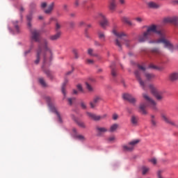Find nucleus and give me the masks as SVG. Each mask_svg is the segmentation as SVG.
Wrapping results in <instances>:
<instances>
[{
  "instance_id": "a18cd8bd",
  "label": "nucleus",
  "mask_w": 178,
  "mask_h": 178,
  "mask_svg": "<svg viewBox=\"0 0 178 178\" xmlns=\"http://www.w3.org/2000/svg\"><path fill=\"white\" fill-rule=\"evenodd\" d=\"M149 162H151L152 163H153V165H156V159L153 158L149 160Z\"/></svg>"
},
{
  "instance_id": "bb28decb",
  "label": "nucleus",
  "mask_w": 178,
  "mask_h": 178,
  "mask_svg": "<svg viewBox=\"0 0 178 178\" xmlns=\"http://www.w3.org/2000/svg\"><path fill=\"white\" fill-rule=\"evenodd\" d=\"M119 129L118 124H113L110 127L109 131L110 133H115Z\"/></svg>"
},
{
  "instance_id": "0e129e2a",
  "label": "nucleus",
  "mask_w": 178,
  "mask_h": 178,
  "mask_svg": "<svg viewBox=\"0 0 178 178\" xmlns=\"http://www.w3.org/2000/svg\"><path fill=\"white\" fill-rule=\"evenodd\" d=\"M73 94L77 95V94H79V92L76 90H73Z\"/></svg>"
},
{
  "instance_id": "de8ad7c7",
  "label": "nucleus",
  "mask_w": 178,
  "mask_h": 178,
  "mask_svg": "<svg viewBox=\"0 0 178 178\" xmlns=\"http://www.w3.org/2000/svg\"><path fill=\"white\" fill-rule=\"evenodd\" d=\"M86 63L88 65H93L94 60L91 59H86Z\"/></svg>"
},
{
  "instance_id": "e2e57ef3",
  "label": "nucleus",
  "mask_w": 178,
  "mask_h": 178,
  "mask_svg": "<svg viewBox=\"0 0 178 178\" xmlns=\"http://www.w3.org/2000/svg\"><path fill=\"white\" fill-rule=\"evenodd\" d=\"M74 25H75L74 22H70V27H74Z\"/></svg>"
},
{
  "instance_id": "cd10ccee",
  "label": "nucleus",
  "mask_w": 178,
  "mask_h": 178,
  "mask_svg": "<svg viewBox=\"0 0 178 178\" xmlns=\"http://www.w3.org/2000/svg\"><path fill=\"white\" fill-rule=\"evenodd\" d=\"M121 20L125 24H128V26H133V23H131V21L127 17H122Z\"/></svg>"
},
{
  "instance_id": "dca6fc26",
  "label": "nucleus",
  "mask_w": 178,
  "mask_h": 178,
  "mask_svg": "<svg viewBox=\"0 0 178 178\" xmlns=\"http://www.w3.org/2000/svg\"><path fill=\"white\" fill-rule=\"evenodd\" d=\"M147 103L142 102L139 106V112L142 115H148V111H147Z\"/></svg>"
},
{
  "instance_id": "aec40b11",
  "label": "nucleus",
  "mask_w": 178,
  "mask_h": 178,
  "mask_svg": "<svg viewBox=\"0 0 178 178\" xmlns=\"http://www.w3.org/2000/svg\"><path fill=\"white\" fill-rule=\"evenodd\" d=\"M55 8V2H51L47 7V9L44 10V13L46 15H51L52 13V10Z\"/></svg>"
},
{
  "instance_id": "774afa93",
  "label": "nucleus",
  "mask_w": 178,
  "mask_h": 178,
  "mask_svg": "<svg viewBox=\"0 0 178 178\" xmlns=\"http://www.w3.org/2000/svg\"><path fill=\"white\" fill-rule=\"evenodd\" d=\"M24 10V8L23 6L20 7V12H23Z\"/></svg>"
},
{
  "instance_id": "f03ea898",
  "label": "nucleus",
  "mask_w": 178,
  "mask_h": 178,
  "mask_svg": "<svg viewBox=\"0 0 178 178\" xmlns=\"http://www.w3.org/2000/svg\"><path fill=\"white\" fill-rule=\"evenodd\" d=\"M113 33L115 36L117 37V39L115 40V45H117V47H118L120 49H122V43H120V41H122V44L125 45L127 48H131V47H133V43L131 42V40L126 38L129 37L127 34L123 32L119 33L116 31V30H113Z\"/></svg>"
},
{
  "instance_id": "473e14b6",
  "label": "nucleus",
  "mask_w": 178,
  "mask_h": 178,
  "mask_svg": "<svg viewBox=\"0 0 178 178\" xmlns=\"http://www.w3.org/2000/svg\"><path fill=\"white\" fill-rule=\"evenodd\" d=\"M17 23H19V22H17V21H15L13 22L14 28H15L16 33H20V26H19Z\"/></svg>"
},
{
  "instance_id": "3c124183",
  "label": "nucleus",
  "mask_w": 178,
  "mask_h": 178,
  "mask_svg": "<svg viewBox=\"0 0 178 178\" xmlns=\"http://www.w3.org/2000/svg\"><path fill=\"white\" fill-rule=\"evenodd\" d=\"M138 67L140 70H142L143 72H145V68L143 65H138Z\"/></svg>"
},
{
  "instance_id": "a211bd4d",
  "label": "nucleus",
  "mask_w": 178,
  "mask_h": 178,
  "mask_svg": "<svg viewBox=\"0 0 178 178\" xmlns=\"http://www.w3.org/2000/svg\"><path fill=\"white\" fill-rule=\"evenodd\" d=\"M95 129H96V131L97 133V136L99 137H101V136H102L105 133H107V131H108V129H106V127L97 126L95 127Z\"/></svg>"
},
{
  "instance_id": "e433bc0d",
  "label": "nucleus",
  "mask_w": 178,
  "mask_h": 178,
  "mask_svg": "<svg viewBox=\"0 0 178 178\" xmlns=\"http://www.w3.org/2000/svg\"><path fill=\"white\" fill-rule=\"evenodd\" d=\"M76 138H77V140H79L80 141H86V137L83 135H76Z\"/></svg>"
},
{
  "instance_id": "7c9ffc66",
  "label": "nucleus",
  "mask_w": 178,
  "mask_h": 178,
  "mask_svg": "<svg viewBox=\"0 0 178 178\" xmlns=\"http://www.w3.org/2000/svg\"><path fill=\"white\" fill-rule=\"evenodd\" d=\"M106 140L107 141V143H115V141H116V136H115L113 135L111 136L108 138H107L106 139Z\"/></svg>"
},
{
  "instance_id": "a878e982",
  "label": "nucleus",
  "mask_w": 178,
  "mask_h": 178,
  "mask_svg": "<svg viewBox=\"0 0 178 178\" xmlns=\"http://www.w3.org/2000/svg\"><path fill=\"white\" fill-rule=\"evenodd\" d=\"M145 77L146 79H147L149 81H151V80H154L155 79V74L149 72H145Z\"/></svg>"
},
{
  "instance_id": "f8f14e48",
  "label": "nucleus",
  "mask_w": 178,
  "mask_h": 178,
  "mask_svg": "<svg viewBox=\"0 0 178 178\" xmlns=\"http://www.w3.org/2000/svg\"><path fill=\"white\" fill-rule=\"evenodd\" d=\"M146 5L148 9H154V10L161 9V4L155 1H148L146 3Z\"/></svg>"
},
{
  "instance_id": "6e6552de",
  "label": "nucleus",
  "mask_w": 178,
  "mask_h": 178,
  "mask_svg": "<svg viewBox=\"0 0 178 178\" xmlns=\"http://www.w3.org/2000/svg\"><path fill=\"white\" fill-rule=\"evenodd\" d=\"M149 88L152 94L154 95V97H155L157 101H162V99H163V95L161 93V92H159L152 85H149Z\"/></svg>"
},
{
  "instance_id": "a19ab883",
  "label": "nucleus",
  "mask_w": 178,
  "mask_h": 178,
  "mask_svg": "<svg viewBox=\"0 0 178 178\" xmlns=\"http://www.w3.org/2000/svg\"><path fill=\"white\" fill-rule=\"evenodd\" d=\"M76 101V98L72 97V98H68V104L69 105H73V102Z\"/></svg>"
},
{
  "instance_id": "20e7f679",
  "label": "nucleus",
  "mask_w": 178,
  "mask_h": 178,
  "mask_svg": "<svg viewBox=\"0 0 178 178\" xmlns=\"http://www.w3.org/2000/svg\"><path fill=\"white\" fill-rule=\"evenodd\" d=\"M26 20L28 22L27 26L30 29L31 32V41L33 42H40L41 32L39 30L35 29H31V20H33V13L30 12V13L26 16Z\"/></svg>"
},
{
  "instance_id": "7ed1b4c3",
  "label": "nucleus",
  "mask_w": 178,
  "mask_h": 178,
  "mask_svg": "<svg viewBox=\"0 0 178 178\" xmlns=\"http://www.w3.org/2000/svg\"><path fill=\"white\" fill-rule=\"evenodd\" d=\"M38 42H39V44L36 54V59L34 61L35 65H38L40 63V59L41 58V54H42V49H44V51L46 52H49L50 55H52V50H51V48L48 47L49 44L48 40L44 38L41 40L40 39Z\"/></svg>"
},
{
  "instance_id": "8fccbe9b",
  "label": "nucleus",
  "mask_w": 178,
  "mask_h": 178,
  "mask_svg": "<svg viewBox=\"0 0 178 178\" xmlns=\"http://www.w3.org/2000/svg\"><path fill=\"white\" fill-rule=\"evenodd\" d=\"M95 47H102V44H101V42H99L97 40L95 41Z\"/></svg>"
},
{
  "instance_id": "338daca9",
  "label": "nucleus",
  "mask_w": 178,
  "mask_h": 178,
  "mask_svg": "<svg viewBox=\"0 0 178 178\" xmlns=\"http://www.w3.org/2000/svg\"><path fill=\"white\" fill-rule=\"evenodd\" d=\"M122 84L124 86V87H126V83H124V80L121 81Z\"/></svg>"
},
{
  "instance_id": "680f3d73",
  "label": "nucleus",
  "mask_w": 178,
  "mask_h": 178,
  "mask_svg": "<svg viewBox=\"0 0 178 178\" xmlns=\"http://www.w3.org/2000/svg\"><path fill=\"white\" fill-rule=\"evenodd\" d=\"M120 3L121 5H124V3H126V0H120Z\"/></svg>"
},
{
  "instance_id": "bf43d9fd",
  "label": "nucleus",
  "mask_w": 178,
  "mask_h": 178,
  "mask_svg": "<svg viewBox=\"0 0 178 178\" xmlns=\"http://www.w3.org/2000/svg\"><path fill=\"white\" fill-rule=\"evenodd\" d=\"M79 5H80V2L79 1V0H75L74 6L77 7L79 6Z\"/></svg>"
},
{
  "instance_id": "6e6d98bb",
  "label": "nucleus",
  "mask_w": 178,
  "mask_h": 178,
  "mask_svg": "<svg viewBox=\"0 0 178 178\" xmlns=\"http://www.w3.org/2000/svg\"><path fill=\"white\" fill-rule=\"evenodd\" d=\"M136 22H138V23H141L143 22V18H141V17H136Z\"/></svg>"
},
{
  "instance_id": "f704fd0d",
  "label": "nucleus",
  "mask_w": 178,
  "mask_h": 178,
  "mask_svg": "<svg viewBox=\"0 0 178 178\" xmlns=\"http://www.w3.org/2000/svg\"><path fill=\"white\" fill-rule=\"evenodd\" d=\"M88 54L90 55V56H95L96 58L98 57V54L94 53V49H88Z\"/></svg>"
},
{
  "instance_id": "f3484780",
  "label": "nucleus",
  "mask_w": 178,
  "mask_h": 178,
  "mask_svg": "<svg viewBox=\"0 0 178 178\" xmlns=\"http://www.w3.org/2000/svg\"><path fill=\"white\" fill-rule=\"evenodd\" d=\"M101 96H95L92 102H90V106L92 109H94L97 106V104L101 101Z\"/></svg>"
},
{
  "instance_id": "f257e3e1",
  "label": "nucleus",
  "mask_w": 178,
  "mask_h": 178,
  "mask_svg": "<svg viewBox=\"0 0 178 178\" xmlns=\"http://www.w3.org/2000/svg\"><path fill=\"white\" fill-rule=\"evenodd\" d=\"M154 33L161 37L155 42L156 44H163L164 48H167L170 52L178 51V44L173 45L170 41L165 38V32L162 30H158L155 24L146 26V31L138 35V41L139 42H145L149 40Z\"/></svg>"
},
{
  "instance_id": "49530a36",
  "label": "nucleus",
  "mask_w": 178,
  "mask_h": 178,
  "mask_svg": "<svg viewBox=\"0 0 178 178\" xmlns=\"http://www.w3.org/2000/svg\"><path fill=\"white\" fill-rule=\"evenodd\" d=\"M31 12L33 13V9H35V3H32L30 5Z\"/></svg>"
},
{
  "instance_id": "13d9d810",
  "label": "nucleus",
  "mask_w": 178,
  "mask_h": 178,
  "mask_svg": "<svg viewBox=\"0 0 178 178\" xmlns=\"http://www.w3.org/2000/svg\"><path fill=\"white\" fill-rule=\"evenodd\" d=\"M172 5H178V0H172Z\"/></svg>"
},
{
  "instance_id": "603ef678",
  "label": "nucleus",
  "mask_w": 178,
  "mask_h": 178,
  "mask_svg": "<svg viewBox=\"0 0 178 178\" xmlns=\"http://www.w3.org/2000/svg\"><path fill=\"white\" fill-rule=\"evenodd\" d=\"M63 10H65V12H67V10H69V8L67 6V4H64L63 6Z\"/></svg>"
},
{
  "instance_id": "79ce46f5",
  "label": "nucleus",
  "mask_w": 178,
  "mask_h": 178,
  "mask_svg": "<svg viewBox=\"0 0 178 178\" xmlns=\"http://www.w3.org/2000/svg\"><path fill=\"white\" fill-rule=\"evenodd\" d=\"M34 48V45L33 44V43H31V46H30V49L26 50L24 54L25 55H28V54H30V52L31 51L32 49Z\"/></svg>"
},
{
  "instance_id": "58836bf2",
  "label": "nucleus",
  "mask_w": 178,
  "mask_h": 178,
  "mask_svg": "<svg viewBox=\"0 0 178 178\" xmlns=\"http://www.w3.org/2000/svg\"><path fill=\"white\" fill-rule=\"evenodd\" d=\"M72 52L74 54V56L75 59H79V51H77V49H74L72 50Z\"/></svg>"
},
{
  "instance_id": "5fc2aeb1",
  "label": "nucleus",
  "mask_w": 178,
  "mask_h": 178,
  "mask_svg": "<svg viewBox=\"0 0 178 178\" xmlns=\"http://www.w3.org/2000/svg\"><path fill=\"white\" fill-rule=\"evenodd\" d=\"M118 118H119V115H118V114H113V120H118Z\"/></svg>"
},
{
  "instance_id": "6ab92c4d",
  "label": "nucleus",
  "mask_w": 178,
  "mask_h": 178,
  "mask_svg": "<svg viewBox=\"0 0 178 178\" xmlns=\"http://www.w3.org/2000/svg\"><path fill=\"white\" fill-rule=\"evenodd\" d=\"M116 7H117L116 0H111L109 2V5H108L109 10L113 13L115 12V10H116Z\"/></svg>"
},
{
  "instance_id": "ea45409f",
  "label": "nucleus",
  "mask_w": 178,
  "mask_h": 178,
  "mask_svg": "<svg viewBox=\"0 0 178 178\" xmlns=\"http://www.w3.org/2000/svg\"><path fill=\"white\" fill-rule=\"evenodd\" d=\"M61 27H62V26L60 25V24H59L58 22L56 23L55 30H56V31H57V33H58V31H60V30Z\"/></svg>"
},
{
  "instance_id": "052dcab7",
  "label": "nucleus",
  "mask_w": 178,
  "mask_h": 178,
  "mask_svg": "<svg viewBox=\"0 0 178 178\" xmlns=\"http://www.w3.org/2000/svg\"><path fill=\"white\" fill-rule=\"evenodd\" d=\"M41 8H47V3L46 2H43L41 3Z\"/></svg>"
},
{
  "instance_id": "c85d7f7f",
  "label": "nucleus",
  "mask_w": 178,
  "mask_h": 178,
  "mask_svg": "<svg viewBox=\"0 0 178 178\" xmlns=\"http://www.w3.org/2000/svg\"><path fill=\"white\" fill-rule=\"evenodd\" d=\"M113 66H115V63H112V64L110 65V67L111 69V76H113V77H116V76H118V74L116 73V70H115V67H113Z\"/></svg>"
},
{
  "instance_id": "2f4dec72",
  "label": "nucleus",
  "mask_w": 178,
  "mask_h": 178,
  "mask_svg": "<svg viewBox=\"0 0 178 178\" xmlns=\"http://www.w3.org/2000/svg\"><path fill=\"white\" fill-rule=\"evenodd\" d=\"M66 84H67V79H65L64 83H63L61 91L63 94L64 97H66V90H65V87H66Z\"/></svg>"
},
{
  "instance_id": "423d86ee",
  "label": "nucleus",
  "mask_w": 178,
  "mask_h": 178,
  "mask_svg": "<svg viewBox=\"0 0 178 178\" xmlns=\"http://www.w3.org/2000/svg\"><path fill=\"white\" fill-rule=\"evenodd\" d=\"M143 97L147 102L152 111H154L155 112L158 111V106H156V101L152 99V98L149 97V96L147 93H143Z\"/></svg>"
},
{
  "instance_id": "412c9836",
  "label": "nucleus",
  "mask_w": 178,
  "mask_h": 178,
  "mask_svg": "<svg viewBox=\"0 0 178 178\" xmlns=\"http://www.w3.org/2000/svg\"><path fill=\"white\" fill-rule=\"evenodd\" d=\"M71 118L72 120H74V122H76V124H78L79 127H81V129H86V124L83 122L78 121L74 115H71Z\"/></svg>"
},
{
  "instance_id": "4c0bfd02",
  "label": "nucleus",
  "mask_w": 178,
  "mask_h": 178,
  "mask_svg": "<svg viewBox=\"0 0 178 178\" xmlns=\"http://www.w3.org/2000/svg\"><path fill=\"white\" fill-rule=\"evenodd\" d=\"M45 74H47V77H49L50 79H52V73L49 70H43Z\"/></svg>"
},
{
  "instance_id": "c03bdc74",
  "label": "nucleus",
  "mask_w": 178,
  "mask_h": 178,
  "mask_svg": "<svg viewBox=\"0 0 178 178\" xmlns=\"http://www.w3.org/2000/svg\"><path fill=\"white\" fill-rule=\"evenodd\" d=\"M76 88H77V90H79L81 92H83V86H81V84H78V85L76 86Z\"/></svg>"
},
{
  "instance_id": "9b49d317",
  "label": "nucleus",
  "mask_w": 178,
  "mask_h": 178,
  "mask_svg": "<svg viewBox=\"0 0 178 178\" xmlns=\"http://www.w3.org/2000/svg\"><path fill=\"white\" fill-rule=\"evenodd\" d=\"M135 76L137 79L140 87L143 88V90H145V83L141 79V72H140V70L135 71Z\"/></svg>"
},
{
  "instance_id": "ddd939ff",
  "label": "nucleus",
  "mask_w": 178,
  "mask_h": 178,
  "mask_svg": "<svg viewBox=\"0 0 178 178\" xmlns=\"http://www.w3.org/2000/svg\"><path fill=\"white\" fill-rule=\"evenodd\" d=\"M164 23H171L175 26L178 25V17H165L163 19Z\"/></svg>"
},
{
  "instance_id": "393cba45",
  "label": "nucleus",
  "mask_w": 178,
  "mask_h": 178,
  "mask_svg": "<svg viewBox=\"0 0 178 178\" xmlns=\"http://www.w3.org/2000/svg\"><path fill=\"white\" fill-rule=\"evenodd\" d=\"M169 79L171 81H177V80H178V72L171 73L169 76Z\"/></svg>"
},
{
  "instance_id": "4468645a",
  "label": "nucleus",
  "mask_w": 178,
  "mask_h": 178,
  "mask_svg": "<svg viewBox=\"0 0 178 178\" xmlns=\"http://www.w3.org/2000/svg\"><path fill=\"white\" fill-rule=\"evenodd\" d=\"M161 118L163 122H165V123H167L168 124H171V126H175V122L172 121L169 117L165 113H161Z\"/></svg>"
},
{
  "instance_id": "0eeeda50",
  "label": "nucleus",
  "mask_w": 178,
  "mask_h": 178,
  "mask_svg": "<svg viewBox=\"0 0 178 178\" xmlns=\"http://www.w3.org/2000/svg\"><path fill=\"white\" fill-rule=\"evenodd\" d=\"M138 143H140V140L138 139L130 141L128 145H124L122 146L123 151H125L126 152H131Z\"/></svg>"
},
{
  "instance_id": "39448f33",
  "label": "nucleus",
  "mask_w": 178,
  "mask_h": 178,
  "mask_svg": "<svg viewBox=\"0 0 178 178\" xmlns=\"http://www.w3.org/2000/svg\"><path fill=\"white\" fill-rule=\"evenodd\" d=\"M45 100L47 102V105L50 111H52L54 113H56V116L58 118V121L60 122V123H62V118H60V113H58L56 107H55V104L52 103V99H51V97H46Z\"/></svg>"
},
{
  "instance_id": "2eb2a0df",
  "label": "nucleus",
  "mask_w": 178,
  "mask_h": 178,
  "mask_svg": "<svg viewBox=\"0 0 178 178\" xmlns=\"http://www.w3.org/2000/svg\"><path fill=\"white\" fill-rule=\"evenodd\" d=\"M122 97L126 101H129V102H130L131 104H135L136 102H137V99L133 96H131V95L130 94H127V93L124 94Z\"/></svg>"
},
{
  "instance_id": "864d4df0",
  "label": "nucleus",
  "mask_w": 178,
  "mask_h": 178,
  "mask_svg": "<svg viewBox=\"0 0 178 178\" xmlns=\"http://www.w3.org/2000/svg\"><path fill=\"white\" fill-rule=\"evenodd\" d=\"M151 123H152V126H156V121L155 120V119H152Z\"/></svg>"
},
{
  "instance_id": "4d7b16f0",
  "label": "nucleus",
  "mask_w": 178,
  "mask_h": 178,
  "mask_svg": "<svg viewBox=\"0 0 178 178\" xmlns=\"http://www.w3.org/2000/svg\"><path fill=\"white\" fill-rule=\"evenodd\" d=\"M74 69L72 68V70L71 71H69L66 73V76H69L70 74H72L74 72Z\"/></svg>"
},
{
  "instance_id": "37998d69",
  "label": "nucleus",
  "mask_w": 178,
  "mask_h": 178,
  "mask_svg": "<svg viewBox=\"0 0 178 178\" xmlns=\"http://www.w3.org/2000/svg\"><path fill=\"white\" fill-rule=\"evenodd\" d=\"M86 88L88 90V91H92V86L90 85L88 83L86 82Z\"/></svg>"
},
{
  "instance_id": "72a5a7b5",
  "label": "nucleus",
  "mask_w": 178,
  "mask_h": 178,
  "mask_svg": "<svg viewBox=\"0 0 178 178\" xmlns=\"http://www.w3.org/2000/svg\"><path fill=\"white\" fill-rule=\"evenodd\" d=\"M38 81L42 87H47V82H45L44 78L40 77L39 78Z\"/></svg>"
},
{
  "instance_id": "69168bd1",
  "label": "nucleus",
  "mask_w": 178,
  "mask_h": 178,
  "mask_svg": "<svg viewBox=\"0 0 178 178\" xmlns=\"http://www.w3.org/2000/svg\"><path fill=\"white\" fill-rule=\"evenodd\" d=\"M70 17H76V14H74V13H71V14L70 15Z\"/></svg>"
},
{
  "instance_id": "c756f323",
  "label": "nucleus",
  "mask_w": 178,
  "mask_h": 178,
  "mask_svg": "<svg viewBox=\"0 0 178 178\" xmlns=\"http://www.w3.org/2000/svg\"><path fill=\"white\" fill-rule=\"evenodd\" d=\"M152 54H155L156 55H161V50L158 47H154L150 49Z\"/></svg>"
},
{
  "instance_id": "09e8293b",
  "label": "nucleus",
  "mask_w": 178,
  "mask_h": 178,
  "mask_svg": "<svg viewBox=\"0 0 178 178\" xmlns=\"http://www.w3.org/2000/svg\"><path fill=\"white\" fill-rule=\"evenodd\" d=\"M81 106L82 109H87V105L83 102H81Z\"/></svg>"
},
{
  "instance_id": "c9c22d12",
  "label": "nucleus",
  "mask_w": 178,
  "mask_h": 178,
  "mask_svg": "<svg viewBox=\"0 0 178 178\" xmlns=\"http://www.w3.org/2000/svg\"><path fill=\"white\" fill-rule=\"evenodd\" d=\"M98 37L99 40H102V41H105V33H104L103 32H98Z\"/></svg>"
},
{
  "instance_id": "1a4fd4ad",
  "label": "nucleus",
  "mask_w": 178,
  "mask_h": 178,
  "mask_svg": "<svg viewBox=\"0 0 178 178\" xmlns=\"http://www.w3.org/2000/svg\"><path fill=\"white\" fill-rule=\"evenodd\" d=\"M87 116L92 120H95V122H98L99 120H103L104 119H106L108 118V114H104L102 115H97L92 113L87 112Z\"/></svg>"
},
{
  "instance_id": "4be33fe9",
  "label": "nucleus",
  "mask_w": 178,
  "mask_h": 178,
  "mask_svg": "<svg viewBox=\"0 0 178 178\" xmlns=\"http://www.w3.org/2000/svg\"><path fill=\"white\" fill-rule=\"evenodd\" d=\"M60 35H62V32L58 31L56 34L50 36L49 38L51 41H56L60 38Z\"/></svg>"
},
{
  "instance_id": "5701e85b",
  "label": "nucleus",
  "mask_w": 178,
  "mask_h": 178,
  "mask_svg": "<svg viewBox=\"0 0 178 178\" xmlns=\"http://www.w3.org/2000/svg\"><path fill=\"white\" fill-rule=\"evenodd\" d=\"M138 116L131 115V123L132 126H137L138 124Z\"/></svg>"
},
{
  "instance_id": "9d476101",
  "label": "nucleus",
  "mask_w": 178,
  "mask_h": 178,
  "mask_svg": "<svg viewBox=\"0 0 178 178\" xmlns=\"http://www.w3.org/2000/svg\"><path fill=\"white\" fill-rule=\"evenodd\" d=\"M98 16L100 19V21L99 22V26H101L102 29H105L106 27H107V26H109V21L108 20V18H106V16L104 15V13H99L98 14Z\"/></svg>"
},
{
  "instance_id": "b1692460",
  "label": "nucleus",
  "mask_w": 178,
  "mask_h": 178,
  "mask_svg": "<svg viewBox=\"0 0 178 178\" xmlns=\"http://www.w3.org/2000/svg\"><path fill=\"white\" fill-rule=\"evenodd\" d=\"M149 167L148 166L143 165L140 167V172L143 176H145L147 173H149Z\"/></svg>"
}]
</instances>
